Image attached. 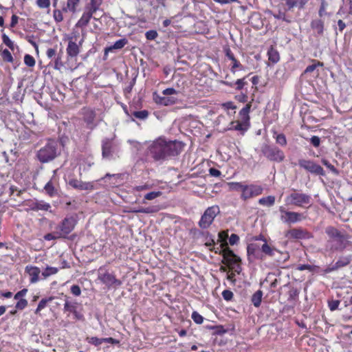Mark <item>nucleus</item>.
<instances>
[{"label": "nucleus", "instance_id": "nucleus-1", "mask_svg": "<svg viewBox=\"0 0 352 352\" xmlns=\"http://www.w3.org/2000/svg\"><path fill=\"white\" fill-rule=\"evenodd\" d=\"M184 144L177 140L167 141L164 138L154 140L148 148V154L155 161L164 160L168 157L178 155L183 150Z\"/></svg>", "mask_w": 352, "mask_h": 352}, {"label": "nucleus", "instance_id": "nucleus-2", "mask_svg": "<svg viewBox=\"0 0 352 352\" xmlns=\"http://www.w3.org/2000/svg\"><path fill=\"white\" fill-rule=\"evenodd\" d=\"M228 237V230H221V271H226L222 264L228 267L232 272L227 274V278L232 283H234L235 273L240 274L242 270L241 266V260L228 247L227 239Z\"/></svg>", "mask_w": 352, "mask_h": 352}, {"label": "nucleus", "instance_id": "nucleus-3", "mask_svg": "<svg viewBox=\"0 0 352 352\" xmlns=\"http://www.w3.org/2000/svg\"><path fill=\"white\" fill-rule=\"evenodd\" d=\"M328 236L327 248L332 252H342L349 245L348 235L340 232L333 226H328L325 229Z\"/></svg>", "mask_w": 352, "mask_h": 352}, {"label": "nucleus", "instance_id": "nucleus-4", "mask_svg": "<svg viewBox=\"0 0 352 352\" xmlns=\"http://www.w3.org/2000/svg\"><path fill=\"white\" fill-rule=\"evenodd\" d=\"M82 0H66L60 2L58 9H54L52 16L56 23L63 22L67 14H75L80 10Z\"/></svg>", "mask_w": 352, "mask_h": 352}, {"label": "nucleus", "instance_id": "nucleus-5", "mask_svg": "<svg viewBox=\"0 0 352 352\" xmlns=\"http://www.w3.org/2000/svg\"><path fill=\"white\" fill-rule=\"evenodd\" d=\"M103 0H89L85 6L83 12L75 26L78 28H85L91 19L96 20L94 14L101 10Z\"/></svg>", "mask_w": 352, "mask_h": 352}, {"label": "nucleus", "instance_id": "nucleus-6", "mask_svg": "<svg viewBox=\"0 0 352 352\" xmlns=\"http://www.w3.org/2000/svg\"><path fill=\"white\" fill-rule=\"evenodd\" d=\"M311 197L310 195L300 192L293 190L292 192L288 195L285 199L286 205H294L298 207H306L307 205H311Z\"/></svg>", "mask_w": 352, "mask_h": 352}, {"label": "nucleus", "instance_id": "nucleus-7", "mask_svg": "<svg viewBox=\"0 0 352 352\" xmlns=\"http://www.w3.org/2000/svg\"><path fill=\"white\" fill-rule=\"evenodd\" d=\"M298 164L311 175L319 177L326 176V172L323 168L313 160L299 159Z\"/></svg>", "mask_w": 352, "mask_h": 352}, {"label": "nucleus", "instance_id": "nucleus-8", "mask_svg": "<svg viewBox=\"0 0 352 352\" xmlns=\"http://www.w3.org/2000/svg\"><path fill=\"white\" fill-rule=\"evenodd\" d=\"M261 152L269 160L276 162H281L285 159L284 152L278 147L267 144L261 146Z\"/></svg>", "mask_w": 352, "mask_h": 352}, {"label": "nucleus", "instance_id": "nucleus-9", "mask_svg": "<svg viewBox=\"0 0 352 352\" xmlns=\"http://www.w3.org/2000/svg\"><path fill=\"white\" fill-rule=\"evenodd\" d=\"M77 223L76 219L73 216L66 217L55 226L56 233L62 238H66L74 229Z\"/></svg>", "mask_w": 352, "mask_h": 352}, {"label": "nucleus", "instance_id": "nucleus-10", "mask_svg": "<svg viewBox=\"0 0 352 352\" xmlns=\"http://www.w3.org/2000/svg\"><path fill=\"white\" fill-rule=\"evenodd\" d=\"M98 278L108 288L111 287H118L122 284L120 280L116 278L115 274L109 273L107 270H104L102 267L99 268Z\"/></svg>", "mask_w": 352, "mask_h": 352}, {"label": "nucleus", "instance_id": "nucleus-11", "mask_svg": "<svg viewBox=\"0 0 352 352\" xmlns=\"http://www.w3.org/2000/svg\"><path fill=\"white\" fill-rule=\"evenodd\" d=\"M78 36L79 34L76 33H73L67 36L68 45L66 52L69 59L76 58L80 53V47L82 45V40L79 42V44H77L76 41Z\"/></svg>", "mask_w": 352, "mask_h": 352}, {"label": "nucleus", "instance_id": "nucleus-12", "mask_svg": "<svg viewBox=\"0 0 352 352\" xmlns=\"http://www.w3.org/2000/svg\"><path fill=\"white\" fill-rule=\"evenodd\" d=\"M56 157V147L52 143L47 144L37 153L38 160L42 163L48 162Z\"/></svg>", "mask_w": 352, "mask_h": 352}, {"label": "nucleus", "instance_id": "nucleus-13", "mask_svg": "<svg viewBox=\"0 0 352 352\" xmlns=\"http://www.w3.org/2000/svg\"><path fill=\"white\" fill-rule=\"evenodd\" d=\"M278 210L280 212V220L285 223H296L305 219L302 214L297 212L287 211L284 206H280Z\"/></svg>", "mask_w": 352, "mask_h": 352}, {"label": "nucleus", "instance_id": "nucleus-14", "mask_svg": "<svg viewBox=\"0 0 352 352\" xmlns=\"http://www.w3.org/2000/svg\"><path fill=\"white\" fill-rule=\"evenodd\" d=\"M220 212V209L217 206L209 207L206 210L199 222L201 228H207L213 221L214 217Z\"/></svg>", "mask_w": 352, "mask_h": 352}, {"label": "nucleus", "instance_id": "nucleus-15", "mask_svg": "<svg viewBox=\"0 0 352 352\" xmlns=\"http://www.w3.org/2000/svg\"><path fill=\"white\" fill-rule=\"evenodd\" d=\"M82 120L86 123L87 128L94 129L97 124L95 122L96 113L94 109L90 107H83L82 109Z\"/></svg>", "mask_w": 352, "mask_h": 352}, {"label": "nucleus", "instance_id": "nucleus-16", "mask_svg": "<svg viewBox=\"0 0 352 352\" xmlns=\"http://www.w3.org/2000/svg\"><path fill=\"white\" fill-rule=\"evenodd\" d=\"M263 190V188L260 185H245L243 188L241 197L243 199L246 200L262 194Z\"/></svg>", "mask_w": 352, "mask_h": 352}, {"label": "nucleus", "instance_id": "nucleus-17", "mask_svg": "<svg viewBox=\"0 0 352 352\" xmlns=\"http://www.w3.org/2000/svg\"><path fill=\"white\" fill-rule=\"evenodd\" d=\"M285 236L293 239H309L313 237V235L307 230L298 228L289 230L286 232Z\"/></svg>", "mask_w": 352, "mask_h": 352}, {"label": "nucleus", "instance_id": "nucleus-18", "mask_svg": "<svg viewBox=\"0 0 352 352\" xmlns=\"http://www.w3.org/2000/svg\"><path fill=\"white\" fill-rule=\"evenodd\" d=\"M261 247L256 243H252L247 246V256L248 260L250 262H253L256 259H262L263 255L261 253Z\"/></svg>", "mask_w": 352, "mask_h": 352}, {"label": "nucleus", "instance_id": "nucleus-19", "mask_svg": "<svg viewBox=\"0 0 352 352\" xmlns=\"http://www.w3.org/2000/svg\"><path fill=\"white\" fill-rule=\"evenodd\" d=\"M78 304L75 302H69L66 301L64 304V312H68L67 316H69L70 314L74 315V318L77 320H83V315L79 312L78 310Z\"/></svg>", "mask_w": 352, "mask_h": 352}, {"label": "nucleus", "instance_id": "nucleus-20", "mask_svg": "<svg viewBox=\"0 0 352 352\" xmlns=\"http://www.w3.org/2000/svg\"><path fill=\"white\" fill-rule=\"evenodd\" d=\"M25 273L29 276V281L31 284L36 283L40 280L39 274L41 270L38 267L32 265H26L25 267Z\"/></svg>", "mask_w": 352, "mask_h": 352}, {"label": "nucleus", "instance_id": "nucleus-21", "mask_svg": "<svg viewBox=\"0 0 352 352\" xmlns=\"http://www.w3.org/2000/svg\"><path fill=\"white\" fill-rule=\"evenodd\" d=\"M223 51L228 59L232 61V63L230 64V70L233 74L235 73V69L236 68H239L240 69H243V65L237 60L228 46H224Z\"/></svg>", "mask_w": 352, "mask_h": 352}, {"label": "nucleus", "instance_id": "nucleus-22", "mask_svg": "<svg viewBox=\"0 0 352 352\" xmlns=\"http://www.w3.org/2000/svg\"><path fill=\"white\" fill-rule=\"evenodd\" d=\"M69 184L72 188L80 190H91L94 189V185L91 182H84L77 179H71Z\"/></svg>", "mask_w": 352, "mask_h": 352}, {"label": "nucleus", "instance_id": "nucleus-23", "mask_svg": "<svg viewBox=\"0 0 352 352\" xmlns=\"http://www.w3.org/2000/svg\"><path fill=\"white\" fill-rule=\"evenodd\" d=\"M127 43L128 40L125 38H123L116 41L113 45L105 47L104 50L103 59L104 60H107L109 52H113L114 50H120L123 48Z\"/></svg>", "mask_w": 352, "mask_h": 352}, {"label": "nucleus", "instance_id": "nucleus-24", "mask_svg": "<svg viewBox=\"0 0 352 352\" xmlns=\"http://www.w3.org/2000/svg\"><path fill=\"white\" fill-rule=\"evenodd\" d=\"M310 27L316 33V36H323L324 32V23L322 19H313L311 21Z\"/></svg>", "mask_w": 352, "mask_h": 352}, {"label": "nucleus", "instance_id": "nucleus-25", "mask_svg": "<svg viewBox=\"0 0 352 352\" xmlns=\"http://www.w3.org/2000/svg\"><path fill=\"white\" fill-rule=\"evenodd\" d=\"M29 206L31 210L34 211H47L51 208L50 204L44 201H31Z\"/></svg>", "mask_w": 352, "mask_h": 352}, {"label": "nucleus", "instance_id": "nucleus-26", "mask_svg": "<svg viewBox=\"0 0 352 352\" xmlns=\"http://www.w3.org/2000/svg\"><path fill=\"white\" fill-rule=\"evenodd\" d=\"M112 142L109 139H105L102 144V154L104 157H108L112 153Z\"/></svg>", "mask_w": 352, "mask_h": 352}, {"label": "nucleus", "instance_id": "nucleus-27", "mask_svg": "<svg viewBox=\"0 0 352 352\" xmlns=\"http://www.w3.org/2000/svg\"><path fill=\"white\" fill-rule=\"evenodd\" d=\"M352 260V256H342L339 257L338 260L333 264L336 270H339L348 265Z\"/></svg>", "mask_w": 352, "mask_h": 352}, {"label": "nucleus", "instance_id": "nucleus-28", "mask_svg": "<svg viewBox=\"0 0 352 352\" xmlns=\"http://www.w3.org/2000/svg\"><path fill=\"white\" fill-rule=\"evenodd\" d=\"M268 60L273 64L277 63L280 60V55L276 49L271 46L267 50Z\"/></svg>", "mask_w": 352, "mask_h": 352}, {"label": "nucleus", "instance_id": "nucleus-29", "mask_svg": "<svg viewBox=\"0 0 352 352\" xmlns=\"http://www.w3.org/2000/svg\"><path fill=\"white\" fill-rule=\"evenodd\" d=\"M160 208L159 206H152L149 207H140L138 209H134L132 210L133 212L135 213H145V214H150V213H155L160 211Z\"/></svg>", "mask_w": 352, "mask_h": 352}, {"label": "nucleus", "instance_id": "nucleus-30", "mask_svg": "<svg viewBox=\"0 0 352 352\" xmlns=\"http://www.w3.org/2000/svg\"><path fill=\"white\" fill-rule=\"evenodd\" d=\"M232 124L233 129L242 132L246 131L250 126V122L243 120L232 122Z\"/></svg>", "mask_w": 352, "mask_h": 352}, {"label": "nucleus", "instance_id": "nucleus-31", "mask_svg": "<svg viewBox=\"0 0 352 352\" xmlns=\"http://www.w3.org/2000/svg\"><path fill=\"white\" fill-rule=\"evenodd\" d=\"M251 107L252 104L251 102H249L239 111V116H241L242 120L250 122V118L249 113L250 112Z\"/></svg>", "mask_w": 352, "mask_h": 352}, {"label": "nucleus", "instance_id": "nucleus-32", "mask_svg": "<svg viewBox=\"0 0 352 352\" xmlns=\"http://www.w3.org/2000/svg\"><path fill=\"white\" fill-rule=\"evenodd\" d=\"M59 271V269L56 267L46 266L41 272V276L43 279H46L48 277L56 274Z\"/></svg>", "mask_w": 352, "mask_h": 352}, {"label": "nucleus", "instance_id": "nucleus-33", "mask_svg": "<svg viewBox=\"0 0 352 352\" xmlns=\"http://www.w3.org/2000/svg\"><path fill=\"white\" fill-rule=\"evenodd\" d=\"M54 299V296H50L48 298H42L40 302H38V305L37 306V308L34 311L35 314H39L41 311L45 309L47 304L50 302H52Z\"/></svg>", "mask_w": 352, "mask_h": 352}, {"label": "nucleus", "instance_id": "nucleus-34", "mask_svg": "<svg viewBox=\"0 0 352 352\" xmlns=\"http://www.w3.org/2000/svg\"><path fill=\"white\" fill-rule=\"evenodd\" d=\"M311 62L313 63L311 65H308L305 69L304 70L302 76L306 75L307 74L311 73L316 70L318 67H322L323 63L320 62L316 59H312Z\"/></svg>", "mask_w": 352, "mask_h": 352}, {"label": "nucleus", "instance_id": "nucleus-35", "mask_svg": "<svg viewBox=\"0 0 352 352\" xmlns=\"http://www.w3.org/2000/svg\"><path fill=\"white\" fill-rule=\"evenodd\" d=\"M263 295V292L259 289L252 296L251 301L255 307H258L261 305Z\"/></svg>", "mask_w": 352, "mask_h": 352}, {"label": "nucleus", "instance_id": "nucleus-36", "mask_svg": "<svg viewBox=\"0 0 352 352\" xmlns=\"http://www.w3.org/2000/svg\"><path fill=\"white\" fill-rule=\"evenodd\" d=\"M273 138L276 140V143L281 146H285L287 144L285 135L283 133H278L276 131H273Z\"/></svg>", "mask_w": 352, "mask_h": 352}, {"label": "nucleus", "instance_id": "nucleus-37", "mask_svg": "<svg viewBox=\"0 0 352 352\" xmlns=\"http://www.w3.org/2000/svg\"><path fill=\"white\" fill-rule=\"evenodd\" d=\"M275 197L272 195H269L267 197H264L258 200V204L262 206H265L267 207H271L274 206L275 203Z\"/></svg>", "mask_w": 352, "mask_h": 352}, {"label": "nucleus", "instance_id": "nucleus-38", "mask_svg": "<svg viewBox=\"0 0 352 352\" xmlns=\"http://www.w3.org/2000/svg\"><path fill=\"white\" fill-rule=\"evenodd\" d=\"M162 195V192L161 191H151L149 192H147L144 196V199L142 201V204H146V200L151 201L159 197H160Z\"/></svg>", "mask_w": 352, "mask_h": 352}, {"label": "nucleus", "instance_id": "nucleus-39", "mask_svg": "<svg viewBox=\"0 0 352 352\" xmlns=\"http://www.w3.org/2000/svg\"><path fill=\"white\" fill-rule=\"evenodd\" d=\"M261 248V252L269 256H273L274 255V252H278L276 248L270 247L267 242L264 243Z\"/></svg>", "mask_w": 352, "mask_h": 352}, {"label": "nucleus", "instance_id": "nucleus-40", "mask_svg": "<svg viewBox=\"0 0 352 352\" xmlns=\"http://www.w3.org/2000/svg\"><path fill=\"white\" fill-rule=\"evenodd\" d=\"M221 84H224L230 87H232L235 85H236V89L241 90L243 88L245 82H244V78H241L238 79L235 82H230L228 80H221Z\"/></svg>", "mask_w": 352, "mask_h": 352}, {"label": "nucleus", "instance_id": "nucleus-41", "mask_svg": "<svg viewBox=\"0 0 352 352\" xmlns=\"http://www.w3.org/2000/svg\"><path fill=\"white\" fill-rule=\"evenodd\" d=\"M0 56L4 63H14V58L11 52L8 49L3 50L0 54Z\"/></svg>", "mask_w": 352, "mask_h": 352}, {"label": "nucleus", "instance_id": "nucleus-42", "mask_svg": "<svg viewBox=\"0 0 352 352\" xmlns=\"http://www.w3.org/2000/svg\"><path fill=\"white\" fill-rule=\"evenodd\" d=\"M329 4L325 0H321L320 6L318 10V15L320 19L325 16H330V13L327 12V9Z\"/></svg>", "mask_w": 352, "mask_h": 352}, {"label": "nucleus", "instance_id": "nucleus-43", "mask_svg": "<svg viewBox=\"0 0 352 352\" xmlns=\"http://www.w3.org/2000/svg\"><path fill=\"white\" fill-rule=\"evenodd\" d=\"M44 189H45L46 193L50 197H54L57 194V190L55 188L52 180L47 182V184L44 186Z\"/></svg>", "mask_w": 352, "mask_h": 352}, {"label": "nucleus", "instance_id": "nucleus-44", "mask_svg": "<svg viewBox=\"0 0 352 352\" xmlns=\"http://www.w3.org/2000/svg\"><path fill=\"white\" fill-rule=\"evenodd\" d=\"M321 163L325 166L334 175L338 176L340 175V171L338 169L332 165L327 159L322 158Z\"/></svg>", "mask_w": 352, "mask_h": 352}, {"label": "nucleus", "instance_id": "nucleus-45", "mask_svg": "<svg viewBox=\"0 0 352 352\" xmlns=\"http://www.w3.org/2000/svg\"><path fill=\"white\" fill-rule=\"evenodd\" d=\"M1 38L3 43L9 47L11 50H14V42L9 38V36L4 33L3 29L1 30Z\"/></svg>", "mask_w": 352, "mask_h": 352}, {"label": "nucleus", "instance_id": "nucleus-46", "mask_svg": "<svg viewBox=\"0 0 352 352\" xmlns=\"http://www.w3.org/2000/svg\"><path fill=\"white\" fill-rule=\"evenodd\" d=\"M152 188H153V184L146 182L144 184H140V185L133 186V192L145 191V190H150Z\"/></svg>", "mask_w": 352, "mask_h": 352}, {"label": "nucleus", "instance_id": "nucleus-47", "mask_svg": "<svg viewBox=\"0 0 352 352\" xmlns=\"http://www.w3.org/2000/svg\"><path fill=\"white\" fill-rule=\"evenodd\" d=\"M221 107L223 108L225 111H231V113H229V116H232L235 113V109L236 107L234 104L232 102H228L223 104H221Z\"/></svg>", "mask_w": 352, "mask_h": 352}, {"label": "nucleus", "instance_id": "nucleus-48", "mask_svg": "<svg viewBox=\"0 0 352 352\" xmlns=\"http://www.w3.org/2000/svg\"><path fill=\"white\" fill-rule=\"evenodd\" d=\"M178 100L177 98L173 96H168L164 95L163 106H170L175 104L177 102Z\"/></svg>", "mask_w": 352, "mask_h": 352}, {"label": "nucleus", "instance_id": "nucleus-49", "mask_svg": "<svg viewBox=\"0 0 352 352\" xmlns=\"http://www.w3.org/2000/svg\"><path fill=\"white\" fill-rule=\"evenodd\" d=\"M299 295V290L297 288L292 287L288 292V300L289 301H295Z\"/></svg>", "mask_w": 352, "mask_h": 352}, {"label": "nucleus", "instance_id": "nucleus-50", "mask_svg": "<svg viewBox=\"0 0 352 352\" xmlns=\"http://www.w3.org/2000/svg\"><path fill=\"white\" fill-rule=\"evenodd\" d=\"M36 6L41 10L49 9L51 5L50 0H36Z\"/></svg>", "mask_w": 352, "mask_h": 352}, {"label": "nucleus", "instance_id": "nucleus-51", "mask_svg": "<svg viewBox=\"0 0 352 352\" xmlns=\"http://www.w3.org/2000/svg\"><path fill=\"white\" fill-rule=\"evenodd\" d=\"M230 186V188L233 190L241 191L243 193V188L245 186L240 182H230L228 183Z\"/></svg>", "mask_w": 352, "mask_h": 352}, {"label": "nucleus", "instance_id": "nucleus-52", "mask_svg": "<svg viewBox=\"0 0 352 352\" xmlns=\"http://www.w3.org/2000/svg\"><path fill=\"white\" fill-rule=\"evenodd\" d=\"M133 116L136 118L144 120L148 116V111L147 110L136 111L133 113Z\"/></svg>", "mask_w": 352, "mask_h": 352}, {"label": "nucleus", "instance_id": "nucleus-53", "mask_svg": "<svg viewBox=\"0 0 352 352\" xmlns=\"http://www.w3.org/2000/svg\"><path fill=\"white\" fill-rule=\"evenodd\" d=\"M191 318L193 320V321L197 324H201L204 322V317L196 311H194L192 313Z\"/></svg>", "mask_w": 352, "mask_h": 352}, {"label": "nucleus", "instance_id": "nucleus-54", "mask_svg": "<svg viewBox=\"0 0 352 352\" xmlns=\"http://www.w3.org/2000/svg\"><path fill=\"white\" fill-rule=\"evenodd\" d=\"M87 341L88 343L93 344L95 346H98L103 343L102 338H99L97 337H88L87 338Z\"/></svg>", "mask_w": 352, "mask_h": 352}, {"label": "nucleus", "instance_id": "nucleus-55", "mask_svg": "<svg viewBox=\"0 0 352 352\" xmlns=\"http://www.w3.org/2000/svg\"><path fill=\"white\" fill-rule=\"evenodd\" d=\"M24 63L27 66L32 67L35 65L36 61L32 56L25 54L24 56Z\"/></svg>", "mask_w": 352, "mask_h": 352}, {"label": "nucleus", "instance_id": "nucleus-56", "mask_svg": "<svg viewBox=\"0 0 352 352\" xmlns=\"http://www.w3.org/2000/svg\"><path fill=\"white\" fill-rule=\"evenodd\" d=\"M44 239L47 241H51L58 239H62V237L58 236V234L56 233V228H54V230L52 233H48L45 234L44 236Z\"/></svg>", "mask_w": 352, "mask_h": 352}, {"label": "nucleus", "instance_id": "nucleus-57", "mask_svg": "<svg viewBox=\"0 0 352 352\" xmlns=\"http://www.w3.org/2000/svg\"><path fill=\"white\" fill-rule=\"evenodd\" d=\"M28 300L25 298H21L18 300L15 305V308L19 310H23L28 306Z\"/></svg>", "mask_w": 352, "mask_h": 352}, {"label": "nucleus", "instance_id": "nucleus-58", "mask_svg": "<svg viewBox=\"0 0 352 352\" xmlns=\"http://www.w3.org/2000/svg\"><path fill=\"white\" fill-rule=\"evenodd\" d=\"M316 267V266H315V265H311L309 264H302V265H298L296 267V270H298L299 271L309 270L310 272H313Z\"/></svg>", "mask_w": 352, "mask_h": 352}, {"label": "nucleus", "instance_id": "nucleus-59", "mask_svg": "<svg viewBox=\"0 0 352 352\" xmlns=\"http://www.w3.org/2000/svg\"><path fill=\"white\" fill-rule=\"evenodd\" d=\"M158 36L156 30H148L146 32L145 36L147 40L153 41L155 40Z\"/></svg>", "mask_w": 352, "mask_h": 352}, {"label": "nucleus", "instance_id": "nucleus-60", "mask_svg": "<svg viewBox=\"0 0 352 352\" xmlns=\"http://www.w3.org/2000/svg\"><path fill=\"white\" fill-rule=\"evenodd\" d=\"M340 300H331L328 302V306L329 309L333 311L336 310L338 308L340 305Z\"/></svg>", "mask_w": 352, "mask_h": 352}, {"label": "nucleus", "instance_id": "nucleus-61", "mask_svg": "<svg viewBox=\"0 0 352 352\" xmlns=\"http://www.w3.org/2000/svg\"><path fill=\"white\" fill-rule=\"evenodd\" d=\"M273 16L276 19L282 20L287 23H290L291 21L287 19L285 13L281 11H279L277 14H274Z\"/></svg>", "mask_w": 352, "mask_h": 352}, {"label": "nucleus", "instance_id": "nucleus-62", "mask_svg": "<svg viewBox=\"0 0 352 352\" xmlns=\"http://www.w3.org/2000/svg\"><path fill=\"white\" fill-rule=\"evenodd\" d=\"M221 295L223 296L224 300L227 301L232 300L234 296L232 292L228 289H225L224 291H223L221 292Z\"/></svg>", "mask_w": 352, "mask_h": 352}, {"label": "nucleus", "instance_id": "nucleus-63", "mask_svg": "<svg viewBox=\"0 0 352 352\" xmlns=\"http://www.w3.org/2000/svg\"><path fill=\"white\" fill-rule=\"evenodd\" d=\"M153 98L154 102L159 105H162L164 96H161L157 92H154L153 94Z\"/></svg>", "mask_w": 352, "mask_h": 352}, {"label": "nucleus", "instance_id": "nucleus-64", "mask_svg": "<svg viewBox=\"0 0 352 352\" xmlns=\"http://www.w3.org/2000/svg\"><path fill=\"white\" fill-rule=\"evenodd\" d=\"M309 142L315 148H318L320 144V138L318 136L314 135L309 139Z\"/></svg>", "mask_w": 352, "mask_h": 352}]
</instances>
